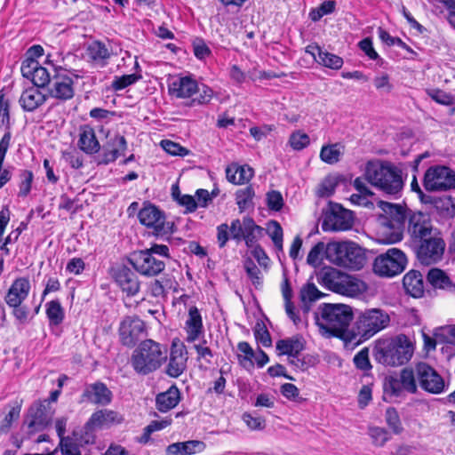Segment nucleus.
<instances>
[{
  "mask_svg": "<svg viewBox=\"0 0 455 455\" xmlns=\"http://www.w3.org/2000/svg\"><path fill=\"white\" fill-rule=\"evenodd\" d=\"M364 177L379 190L395 198L400 196L404 185L402 170L388 161H369Z\"/></svg>",
  "mask_w": 455,
  "mask_h": 455,
  "instance_id": "f257e3e1",
  "label": "nucleus"
},
{
  "mask_svg": "<svg viewBox=\"0 0 455 455\" xmlns=\"http://www.w3.org/2000/svg\"><path fill=\"white\" fill-rule=\"evenodd\" d=\"M414 347L405 334L382 338L376 341L374 359L385 366H400L410 361Z\"/></svg>",
  "mask_w": 455,
  "mask_h": 455,
  "instance_id": "f03ea898",
  "label": "nucleus"
},
{
  "mask_svg": "<svg viewBox=\"0 0 455 455\" xmlns=\"http://www.w3.org/2000/svg\"><path fill=\"white\" fill-rule=\"evenodd\" d=\"M167 358L168 349L165 345L147 339L133 350L130 363L137 374L147 376L160 369Z\"/></svg>",
  "mask_w": 455,
  "mask_h": 455,
  "instance_id": "7ed1b4c3",
  "label": "nucleus"
},
{
  "mask_svg": "<svg viewBox=\"0 0 455 455\" xmlns=\"http://www.w3.org/2000/svg\"><path fill=\"white\" fill-rule=\"evenodd\" d=\"M319 310L320 315H315V321L322 334L340 337L353 320L352 308L345 304L324 303Z\"/></svg>",
  "mask_w": 455,
  "mask_h": 455,
  "instance_id": "20e7f679",
  "label": "nucleus"
},
{
  "mask_svg": "<svg viewBox=\"0 0 455 455\" xmlns=\"http://www.w3.org/2000/svg\"><path fill=\"white\" fill-rule=\"evenodd\" d=\"M325 259L331 263L353 270L363 267L366 257L363 249L354 242H331L326 244Z\"/></svg>",
  "mask_w": 455,
  "mask_h": 455,
  "instance_id": "39448f33",
  "label": "nucleus"
},
{
  "mask_svg": "<svg viewBox=\"0 0 455 455\" xmlns=\"http://www.w3.org/2000/svg\"><path fill=\"white\" fill-rule=\"evenodd\" d=\"M389 323L390 316L384 310L379 308L368 309L357 318L355 324V334L361 339H368L387 328Z\"/></svg>",
  "mask_w": 455,
  "mask_h": 455,
  "instance_id": "423d86ee",
  "label": "nucleus"
},
{
  "mask_svg": "<svg viewBox=\"0 0 455 455\" xmlns=\"http://www.w3.org/2000/svg\"><path fill=\"white\" fill-rule=\"evenodd\" d=\"M406 265L405 253L400 249L390 248L376 257L373 262V271L379 276L393 277L401 274Z\"/></svg>",
  "mask_w": 455,
  "mask_h": 455,
  "instance_id": "0eeeda50",
  "label": "nucleus"
},
{
  "mask_svg": "<svg viewBox=\"0 0 455 455\" xmlns=\"http://www.w3.org/2000/svg\"><path fill=\"white\" fill-rule=\"evenodd\" d=\"M415 244L417 259L421 264L426 266L439 262L443 257L446 247L441 231L415 243Z\"/></svg>",
  "mask_w": 455,
  "mask_h": 455,
  "instance_id": "6e6552de",
  "label": "nucleus"
},
{
  "mask_svg": "<svg viewBox=\"0 0 455 455\" xmlns=\"http://www.w3.org/2000/svg\"><path fill=\"white\" fill-rule=\"evenodd\" d=\"M423 186L428 192H442L455 188V171L444 165L429 167L424 175Z\"/></svg>",
  "mask_w": 455,
  "mask_h": 455,
  "instance_id": "1a4fd4ad",
  "label": "nucleus"
},
{
  "mask_svg": "<svg viewBox=\"0 0 455 455\" xmlns=\"http://www.w3.org/2000/svg\"><path fill=\"white\" fill-rule=\"evenodd\" d=\"M140 222L156 235H164L173 232V223L166 221L165 214L151 203H144L138 213Z\"/></svg>",
  "mask_w": 455,
  "mask_h": 455,
  "instance_id": "9d476101",
  "label": "nucleus"
},
{
  "mask_svg": "<svg viewBox=\"0 0 455 455\" xmlns=\"http://www.w3.org/2000/svg\"><path fill=\"white\" fill-rule=\"evenodd\" d=\"M55 75L52 79L51 86L48 89V97L54 98L56 100L66 101L71 100L75 95L74 78H79V76L75 75L73 72L68 71V74L62 73L67 72L68 69L63 66L54 67Z\"/></svg>",
  "mask_w": 455,
  "mask_h": 455,
  "instance_id": "9b49d317",
  "label": "nucleus"
},
{
  "mask_svg": "<svg viewBox=\"0 0 455 455\" xmlns=\"http://www.w3.org/2000/svg\"><path fill=\"white\" fill-rule=\"evenodd\" d=\"M440 230L433 225L429 214L422 212L409 211L407 232L414 243Z\"/></svg>",
  "mask_w": 455,
  "mask_h": 455,
  "instance_id": "f8f14e48",
  "label": "nucleus"
},
{
  "mask_svg": "<svg viewBox=\"0 0 455 455\" xmlns=\"http://www.w3.org/2000/svg\"><path fill=\"white\" fill-rule=\"evenodd\" d=\"M353 212L339 204H330L324 213L322 228L325 232L348 230L353 227Z\"/></svg>",
  "mask_w": 455,
  "mask_h": 455,
  "instance_id": "ddd939ff",
  "label": "nucleus"
},
{
  "mask_svg": "<svg viewBox=\"0 0 455 455\" xmlns=\"http://www.w3.org/2000/svg\"><path fill=\"white\" fill-rule=\"evenodd\" d=\"M129 262L137 272L145 276H156L165 268V263L147 250L134 252Z\"/></svg>",
  "mask_w": 455,
  "mask_h": 455,
  "instance_id": "4468645a",
  "label": "nucleus"
},
{
  "mask_svg": "<svg viewBox=\"0 0 455 455\" xmlns=\"http://www.w3.org/2000/svg\"><path fill=\"white\" fill-rule=\"evenodd\" d=\"M146 335L145 323L138 316H126L119 326V337L121 343L128 347H132Z\"/></svg>",
  "mask_w": 455,
  "mask_h": 455,
  "instance_id": "2eb2a0df",
  "label": "nucleus"
},
{
  "mask_svg": "<svg viewBox=\"0 0 455 455\" xmlns=\"http://www.w3.org/2000/svg\"><path fill=\"white\" fill-rule=\"evenodd\" d=\"M380 207L384 212L389 215L390 219L387 221V225L395 228V230L391 233L390 237L387 239V243H394L403 239V233L401 227L403 226L405 220L408 219V212L405 208L400 204L380 202Z\"/></svg>",
  "mask_w": 455,
  "mask_h": 455,
  "instance_id": "dca6fc26",
  "label": "nucleus"
},
{
  "mask_svg": "<svg viewBox=\"0 0 455 455\" xmlns=\"http://www.w3.org/2000/svg\"><path fill=\"white\" fill-rule=\"evenodd\" d=\"M420 387L432 394H440L444 389L443 379L427 363H419L415 366Z\"/></svg>",
  "mask_w": 455,
  "mask_h": 455,
  "instance_id": "f3484780",
  "label": "nucleus"
},
{
  "mask_svg": "<svg viewBox=\"0 0 455 455\" xmlns=\"http://www.w3.org/2000/svg\"><path fill=\"white\" fill-rule=\"evenodd\" d=\"M188 353L186 346L173 340L171 346L165 373L171 378H179L187 370Z\"/></svg>",
  "mask_w": 455,
  "mask_h": 455,
  "instance_id": "a211bd4d",
  "label": "nucleus"
},
{
  "mask_svg": "<svg viewBox=\"0 0 455 455\" xmlns=\"http://www.w3.org/2000/svg\"><path fill=\"white\" fill-rule=\"evenodd\" d=\"M417 380L415 369L404 368L401 371L399 379L391 378L388 380L386 390L395 396H399L403 390L415 394L418 388Z\"/></svg>",
  "mask_w": 455,
  "mask_h": 455,
  "instance_id": "6ab92c4d",
  "label": "nucleus"
},
{
  "mask_svg": "<svg viewBox=\"0 0 455 455\" xmlns=\"http://www.w3.org/2000/svg\"><path fill=\"white\" fill-rule=\"evenodd\" d=\"M46 401H36L28 409L25 424L28 427V435H31L44 430L49 424Z\"/></svg>",
  "mask_w": 455,
  "mask_h": 455,
  "instance_id": "aec40b11",
  "label": "nucleus"
},
{
  "mask_svg": "<svg viewBox=\"0 0 455 455\" xmlns=\"http://www.w3.org/2000/svg\"><path fill=\"white\" fill-rule=\"evenodd\" d=\"M112 276L127 296H134L140 291V281L136 273L124 265L112 268Z\"/></svg>",
  "mask_w": 455,
  "mask_h": 455,
  "instance_id": "412c9836",
  "label": "nucleus"
},
{
  "mask_svg": "<svg viewBox=\"0 0 455 455\" xmlns=\"http://www.w3.org/2000/svg\"><path fill=\"white\" fill-rule=\"evenodd\" d=\"M198 90L197 82L190 76H176L168 83L169 94L177 99H188Z\"/></svg>",
  "mask_w": 455,
  "mask_h": 455,
  "instance_id": "4be33fe9",
  "label": "nucleus"
},
{
  "mask_svg": "<svg viewBox=\"0 0 455 455\" xmlns=\"http://www.w3.org/2000/svg\"><path fill=\"white\" fill-rule=\"evenodd\" d=\"M113 397L112 392L106 384L97 381L86 385L82 394V401L98 405H108L111 403Z\"/></svg>",
  "mask_w": 455,
  "mask_h": 455,
  "instance_id": "5701e85b",
  "label": "nucleus"
},
{
  "mask_svg": "<svg viewBox=\"0 0 455 455\" xmlns=\"http://www.w3.org/2000/svg\"><path fill=\"white\" fill-rule=\"evenodd\" d=\"M122 417L112 410H99L93 412L84 426L85 432L89 433L94 429L110 427L112 425L119 424Z\"/></svg>",
  "mask_w": 455,
  "mask_h": 455,
  "instance_id": "b1692460",
  "label": "nucleus"
},
{
  "mask_svg": "<svg viewBox=\"0 0 455 455\" xmlns=\"http://www.w3.org/2000/svg\"><path fill=\"white\" fill-rule=\"evenodd\" d=\"M81 428L75 429L72 436L68 435L60 440L58 448L60 449L62 455H80V445L93 443V436L90 433L85 432V435L83 436Z\"/></svg>",
  "mask_w": 455,
  "mask_h": 455,
  "instance_id": "393cba45",
  "label": "nucleus"
},
{
  "mask_svg": "<svg viewBox=\"0 0 455 455\" xmlns=\"http://www.w3.org/2000/svg\"><path fill=\"white\" fill-rule=\"evenodd\" d=\"M127 148V142L124 136L116 134L103 146L100 156V164H108L115 162Z\"/></svg>",
  "mask_w": 455,
  "mask_h": 455,
  "instance_id": "a878e982",
  "label": "nucleus"
},
{
  "mask_svg": "<svg viewBox=\"0 0 455 455\" xmlns=\"http://www.w3.org/2000/svg\"><path fill=\"white\" fill-rule=\"evenodd\" d=\"M30 291V283L28 277H19L13 281L9 288L4 300L9 307H16L27 299Z\"/></svg>",
  "mask_w": 455,
  "mask_h": 455,
  "instance_id": "bb28decb",
  "label": "nucleus"
},
{
  "mask_svg": "<svg viewBox=\"0 0 455 455\" xmlns=\"http://www.w3.org/2000/svg\"><path fill=\"white\" fill-rule=\"evenodd\" d=\"M39 89L30 86L22 92L19 104L25 112H34L47 100L48 95L42 93Z\"/></svg>",
  "mask_w": 455,
  "mask_h": 455,
  "instance_id": "cd10ccee",
  "label": "nucleus"
},
{
  "mask_svg": "<svg viewBox=\"0 0 455 455\" xmlns=\"http://www.w3.org/2000/svg\"><path fill=\"white\" fill-rule=\"evenodd\" d=\"M77 145L87 155H94L100 150V144L96 137L95 131L88 124L80 127Z\"/></svg>",
  "mask_w": 455,
  "mask_h": 455,
  "instance_id": "c85d7f7f",
  "label": "nucleus"
},
{
  "mask_svg": "<svg viewBox=\"0 0 455 455\" xmlns=\"http://www.w3.org/2000/svg\"><path fill=\"white\" fill-rule=\"evenodd\" d=\"M185 331L188 342L196 341L204 333L202 315L196 307H191L188 310V317L185 323Z\"/></svg>",
  "mask_w": 455,
  "mask_h": 455,
  "instance_id": "c756f323",
  "label": "nucleus"
},
{
  "mask_svg": "<svg viewBox=\"0 0 455 455\" xmlns=\"http://www.w3.org/2000/svg\"><path fill=\"white\" fill-rule=\"evenodd\" d=\"M345 274L333 267H324L317 275L318 282L324 288L338 293Z\"/></svg>",
  "mask_w": 455,
  "mask_h": 455,
  "instance_id": "7c9ffc66",
  "label": "nucleus"
},
{
  "mask_svg": "<svg viewBox=\"0 0 455 455\" xmlns=\"http://www.w3.org/2000/svg\"><path fill=\"white\" fill-rule=\"evenodd\" d=\"M275 348L279 355H286L289 357L298 358L300 352L304 349V340L299 335L279 339L275 344Z\"/></svg>",
  "mask_w": 455,
  "mask_h": 455,
  "instance_id": "2f4dec72",
  "label": "nucleus"
},
{
  "mask_svg": "<svg viewBox=\"0 0 455 455\" xmlns=\"http://www.w3.org/2000/svg\"><path fill=\"white\" fill-rule=\"evenodd\" d=\"M180 401V389L176 385H172L166 391L162 392L156 395V406L159 411L167 412L176 407Z\"/></svg>",
  "mask_w": 455,
  "mask_h": 455,
  "instance_id": "473e14b6",
  "label": "nucleus"
},
{
  "mask_svg": "<svg viewBox=\"0 0 455 455\" xmlns=\"http://www.w3.org/2000/svg\"><path fill=\"white\" fill-rule=\"evenodd\" d=\"M405 291L413 298H420L424 295L423 275L419 271L411 270L403 278Z\"/></svg>",
  "mask_w": 455,
  "mask_h": 455,
  "instance_id": "72a5a7b5",
  "label": "nucleus"
},
{
  "mask_svg": "<svg viewBox=\"0 0 455 455\" xmlns=\"http://www.w3.org/2000/svg\"><path fill=\"white\" fill-rule=\"evenodd\" d=\"M89 60L100 68L105 67L111 56L106 44L100 41H93L86 48Z\"/></svg>",
  "mask_w": 455,
  "mask_h": 455,
  "instance_id": "f704fd0d",
  "label": "nucleus"
},
{
  "mask_svg": "<svg viewBox=\"0 0 455 455\" xmlns=\"http://www.w3.org/2000/svg\"><path fill=\"white\" fill-rule=\"evenodd\" d=\"M204 447V443L197 440L178 442L167 446L166 455H191L203 451Z\"/></svg>",
  "mask_w": 455,
  "mask_h": 455,
  "instance_id": "c9c22d12",
  "label": "nucleus"
},
{
  "mask_svg": "<svg viewBox=\"0 0 455 455\" xmlns=\"http://www.w3.org/2000/svg\"><path fill=\"white\" fill-rule=\"evenodd\" d=\"M339 289L338 294L356 297L366 291L367 285L363 281L345 274Z\"/></svg>",
  "mask_w": 455,
  "mask_h": 455,
  "instance_id": "e433bc0d",
  "label": "nucleus"
},
{
  "mask_svg": "<svg viewBox=\"0 0 455 455\" xmlns=\"http://www.w3.org/2000/svg\"><path fill=\"white\" fill-rule=\"evenodd\" d=\"M282 294L284 299L285 312L288 317L293 322L295 325H299L301 323L299 310L296 309L295 305L291 301L292 299V289L290 284L288 277H284L282 283Z\"/></svg>",
  "mask_w": 455,
  "mask_h": 455,
  "instance_id": "4c0bfd02",
  "label": "nucleus"
},
{
  "mask_svg": "<svg viewBox=\"0 0 455 455\" xmlns=\"http://www.w3.org/2000/svg\"><path fill=\"white\" fill-rule=\"evenodd\" d=\"M227 180L235 185L244 184L249 182L253 175V169L249 165H232L226 169Z\"/></svg>",
  "mask_w": 455,
  "mask_h": 455,
  "instance_id": "58836bf2",
  "label": "nucleus"
},
{
  "mask_svg": "<svg viewBox=\"0 0 455 455\" xmlns=\"http://www.w3.org/2000/svg\"><path fill=\"white\" fill-rule=\"evenodd\" d=\"M244 234L242 238L247 247H253L257 242L263 236L265 229L257 225L252 218L244 217Z\"/></svg>",
  "mask_w": 455,
  "mask_h": 455,
  "instance_id": "ea45409f",
  "label": "nucleus"
},
{
  "mask_svg": "<svg viewBox=\"0 0 455 455\" xmlns=\"http://www.w3.org/2000/svg\"><path fill=\"white\" fill-rule=\"evenodd\" d=\"M323 296L314 283H307L299 291L300 308L304 314H307L311 309L313 302L316 301Z\"/></svg>",
  "mask_w": 455,
  "mask_h": 455,
  "instance_id": "a19ab883",
  "label": "nucleus"
},
{
  "mask_svg": "<svg viewBox=\"0 0 455 455\" xmlns=\"http://www.w3.org/2000/svg\"><path fill=\"white\" fill-rule=\"evenodd\" d=\"M427 281L435 288L455 291V283L451 282L450 277L442 269H430L427 274Z\"/></svg>",
  "mask_w": 455,
  "mask_h": 455,
  "instance_id": "79ce46f5",
  "label": "nucleus"
},
{
  "mask_svg": "<svg viewBox=\"0 0 455 455\" xmlns=\"http://www.w3.org/2000/svg\"><path fill=\"white\" fill-rule=\"evenodd\" d=\"M46 315L51 326H58L62 323L65 312L58 299L51 300L45 304Z\"/></svg>",
  "mask_w": 455,
  "mask_h": 455,
  "instance_id": "37998d69",
  "label": "nucleus"
},
{
  "mask_svg": "<svg viewBox=\"0 0 455 455\" xmlns=\"http://www.w3.org/2000/svg\"><path fill=\"white\" fill-rule=\"evenodd\" d=\"M243 267L252 285L256 289H260L263 285L264 277L254 261L250 258L246 259L243 262Z\"/></svg>",
  "mask_w": 455,
  "mask_h": 455,
  "instance_id": "c03bdc74",
  "label": "nucleus"
},
{
  "mask_svg": "<svg viewBox=\"0 0 455 455\" xmlns=\"http://www.w3.org/2000/svg\"><path fill=\"white\" fill-rule=\"evenodd\" d=\"M341 155L339 144L323 145L320 151V159L328 164H335Z\"/></svg>",
  "mask_w": 455,
  "mask_h": 455,
  "instance_id": "a18cd8bd",
  "label": "nucleus"
},
{
  "mask_svg": "<svg viewBox=\"0 0 455 455\" xmlns=\"http://www.w3.org/2000/svg\"><path fill=\"white\" fill-rule=\"evenodd\" d=\"M19 197H27L32 188V183L34 180V174L29 170H20L19 172Z\"/></svg>",
  "mask_w": 455,
  "mask_h": 455,
  "instance_id": "49530a36",
  "label": "nucleus"
},
{
  "mask_svg": "<svg viewBox=\"0 0 455 455\" xmlns=\"http://www.w3.org/2000/svg\"><path fill=\"white\" fill-rule=\"evenodd\" d=\"M317 63L320 65L331 68V69H340L343 66V59L334 53L322 50Z\"/></svg>",
  "mask_w": 455,
  "mask_h": 455,
  "instance_id": "de8ad7c7",
  "label": "nucleus"
},
{
  "mask_svg": "<svg viewBox=\"0 0 455 455\" xmlns=\"http://www.w3.org/2000/svg\"><path fill=\"white\" fill-rule=\"evenodd\" d=\"M267 233L271 237L277 251H283V228L276 220H270L267 224Z\"/></svg>",
  "mask_w": 455,
  "mask_h": 455,
  "instance_id": "09e8293b",
  "label": "nucleus"
},
{
  "mask_svg": "<svg viewBox=\"0 0 455 455\" xmlns=\"http://www.w3.org/2000/svg\"><path fill=\"white\" fill-rule=\"evenodd\" d=\"M427 94L436 103L443 106H452L455 104V96L441 89H428Z\"/></svg>",
  "mask_w": 455,
  "mask_h": 455,
  "instance_id": "8fccbe9b",
  "label": "nucleus"
},
{
  "mask_svg": "<svg viewBox=\"0 0 455 455\" xmlns=\"http://www.w3.org/2000/svg\"><path fill=\"white\" fill-rule=\"evenodd\" d=\"M325 248L323 242H318L308 252L307 263L314 267H318L325 258Z\"/></svg>",
  "mask_w": 455,
  "mask_h": 455,
  "instance_id": "3c124183",
  "label": "nucleus"
},
{
  "mask_svg": "<svg viewBox=\"0 0 455 455\" xmlns=\"http://www.w3.org/2000/svg\"><path fill=\"white\" fill-rule=\"evenodd\" d=\"M140 78L141 75L138 74H130L124 75L121 76H115L112 81L111 87L114 91H121L132 84H134Z\"/></svg>",
  "mask_w": 455,
  "mask_h": 455,
  "instance_id": "603ef678",
  "label": "nucleus"
},
{
  "mask_svg": "<svg viewBox=\"0 0 455 455\" xmlns=\"http://www.w3.org/2000/svg\"><path fill=\"white\" fill-rule=\"evenodd\" d=\"M288 143L293 150L300 151L309 145L310 139L307 133L296 131L290 135Z\"/></svg>",
  "mask_w": 455,
  "mask_h": 455,
  "instance_id": "864d4df0",
  "label": "nucleus"
},
{
  "mask_svg": "<svg viewBox=\"0 0 455 455\" xmlns=\"http://www.w3.org/2000/svg\"><path fill=\"white\" fill-rule=\"evenodd\" d=\"M238 351L243 355H238L240 363L244 366H253L252 358L255 356L254 351L248 342L242 341L237 345Z\"/></svg>",
  "mask_w": 455,
  "mask_h": 455,
  "instance_id": "5fc2aeb1",
  "label": "nucleus"
},
{
  "mask_svg": "<svg viewBox=\"0 0 455 455\" xmlns=\"http://www.w3.org/2000/svg\"><path fill=\"white\" fill-rule=\"evenodd\" d=\"M30 80L34 86L37 88H44L52 82L48 70L40 65L36 69Z\"/></svg>",
  "mask_w": 455,
  "mask_h": 455,
  "instance_id": "6e6d98bb",
  "label": "nucleus"
},
{
  "mask_svg": "<svg viewBox=\"0 0 455 455\" xmlns=\"http://www.w3.org/2000/svg\"><path fill=\"white\" fill-rule=\"evenodd\" d=\"M162 148L166 153L174 156H186L190 155V150L182 147L180 143L169 140H164L161 142Z\"/></svg>",
  "mask_w": 455,
  "mask_h": 455,
  "instance_id": "4d7b16f0",
  "label": "nucleus"
},
{
  "mask_svg": "<svg viewBox=\"0 0 455 455\" xmlns=\"http://www.w3.org/2000/svg\"><path fill=\"white\" fill-rule=\"evenodd\" d=\"M254 196V190L251 186L239 189L235 193V200L241 211L245 210Z\"/></svg>",
  "mask_w": 455,
  "mask_h": 455,
  "instance_id": "13d9d810",
  "label": "nucleus"
},
{
  "mask_svg": "<svg viewBox=\"0 0 455 455\" xmlns=\"http://www.w3.org/2000/svg\"><path fill=\"white\" fill-rule=\"evenodd\" d=\"M20 405L12 407L9 412L5 415L4 419L0 422V432L7 434L12 427V422L20 418Z\"/></svg>",
  "mask_w": 455,
  "mask_h": 455,
  "instance_id": "bf43d9fd",
  "label": "nucleus"
},
{
  "mask_svg": "<svg viewBox=\"0 0 455 455\" xmlns=\"http://www.w3.org/2000/svg\"><path fill=\"white\" fill-rule=\"evenodd\" d=\"M353 361L358 370L365 371L371 369V364L369 359V349L367 347H364L356 353Z\"/></svg>",
  "mask_w": 455,
  "mask_h": 455,
  "instance_id": "052dcab7",
  "label": "nucleus"
},
{
  "mask_svg": "<svg viewBox=\"0 0 455 455\" xmlns=\"http://www.w3.org/2000/svg\"><path fill=\"white\" fill-rule=\"evenodd\" d=\"M338 185L337 180L332 177L325 178L319 185L317 189V196L319 197H329L331 196Z\"/></svg>",
  "mask_w": 455,
  "mask_h": 455,
  "instance_id": "680f3d73",
  "label": "nucleus"
},
{
  "mask_svg": "<svg viewBox=\"0 0 455 455\" xmlns=\"http://www.w3.org/2000/svg\"><path fill=\"white\" fill-rule=\"evenodd\" d=\"M386 420L395 434H400L402 432V423L398 412L395 408H388L386 411Z\"/></svg>",
  "mask_w": 455,
  "mask_h": 455,
  "instance_id": "e2e57ef3",
  "label": "nucleus"
},
{
  "mask_svg": "<svg viewBox=\"0 0 455 455\" xmlns=\"http://www.w3.org/2000/svg\"><path fill=\"white\" fill-rule=\"evenodd\" d=\"M173 198L180 205L186 208L187 212H194L197 209V204L195 196L190 195H181L180 193L176 195L173 190Z\"/></svg>",
  "mask_w": 455,
  "mask_h": 455,
  "instance_id": "0e129e2a",
  "label": "nucleus"
},
{
  "mask_svg": "<svg viewBox=\"0 0 455 455\" xmlns=\"http://www.w3.org/2000/svg\"><path fill=\"white\" fill-rule=\"evenodd\" d=\"M267 207L275 212H279L283 206V196L279 191L272 190L267 194Z\"/></svg>",
  "mask_w": 455,
  "mask_h": 455,
  "instance_id": "69168bd1",
  "label": "nucleus"
},
{
  "mask_svg": "<svg viewBox=\"0 0 455 455\" xmlns=\"http://www.w3.org/2000/svg\"><path fill=\"white\" fill-rule=\"evenodd\" d=\"M197 92H199V96L196 99H193L189 106L207 104L211 101L213 96V91L209 86L204 84H203L201 88L199 87Z\"/></svg>",
  "mask_w": 455,
  "mask_h": 455,
  "instance_id": "338daca9",
  "label": "nucleus"
},
{
  "mask_svg": "<svg viewBox=\"0 0 455 455\" xmlns=\"http://www.w3.org/2000/svg\"><path fill=\"white\" fill-rule=\"evenodd\" d=\"M39 65V62L36 59L28 57L21 63L20 70L22 76L28 79H31Z\"/></svg>",
  "mask_w": 455,
  "mask_h": 455,
  "instance_id": "774afa93",
  "label": "nucleus"
}]
</instances>
